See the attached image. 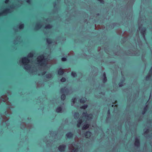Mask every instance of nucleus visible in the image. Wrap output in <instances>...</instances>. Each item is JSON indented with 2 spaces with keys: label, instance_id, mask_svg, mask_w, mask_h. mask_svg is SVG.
<instances>
[{
  "label": "nucleus",
  "instance_id": "obj_49",
  "mask_svg": "<svg viewBox=\"0 0 152 152\" xmlns=\"http://www.w3.org/2000/svg\"><path fill=\"white\" fill-rule=\"evenodd\" d=\"M69 55V54L68 53V54H67V55Z\"/></svg>",
  "mask_w": 152,
  "mask_h": 152
},
{
  "label": "nucleus",
  "instance_id": "obj_41",
  "mask_svg": "<svg viewBox=\"0 0 152 152\" xmlns=\"http://www.w3.org/2000/svg\"><path fill=\"white\" fill-rule=\"evenodd\" d=\"M9 1V0H6L5 1V3H7Z\"/></svg>",
  "mask_w": 152,
  "mask_h": 152
},
{
  "label": "nucleus",
  "instance_id": "obj_25",
  "mask_svg": "<svg viewBox=\"0 0 152 152\" xmlns=\"http://www.w3.org/2000/svg\"><path fill=\"white\" fill-rule=\"evenodd\" d=\"M151 75H152L151 74H150V73H149L148 75L146 76V80H149L151 77Z\"/></svg>",
  "mask_w": 152,
  "mask_h": 152
},
{
  "label": "nucleus",
  "instance_id": "obj_7",
  "mask_svg": "<svg viewBox=\"0 0 152 152\" xmlns=\"http://www.w3.org/2000/svg\"><path fill=\"white\" fill-rule=\"evenodd\" d=\"M91 132L89 131H86L83 134V135L86 138H89L91 137Z\"/></svg>",
  "mask_w": 152,
  "mask_h": 152
},
{
  "label": "nucleus",
  "instance_id": "obj_30",
  "mask_svg": "<svg viewBox=\"0 0 152 152\" xmlns=\"http://www.w3.org/2000/svg\"><path fill=\"white\" fill-rule=\"evenodd\" d=\"M66 79L64 77H63L61 80V82H64L66 81Z\"/></svg>",
  "mask_w": 152,
  "mask_h": 152
},
{
  "label": "nucleus",
  "instance_id": "obj_6",
  "mask_svg": "<svg viewBox=\"0 0 152 152\" xmlns=\"http://www.w3.org/2000/svg\"><path fill=\"white\" fill-rule=\"evenodd\" d=\"M12 11V9H6L4 10L2 12L0 13V16L3 15H6L8 13L11 12Z\"/></svg>",
  "mask_w": 152,
  "mask_h": 152
},
{
  "label": "nucleus",
  "instance_id": "obj_38",
  "mask_svg": "<svg viewBox=\"0 0 152 152\" xmlns=\"http://www.w3.org/2000/svg\"><path fill=\"white\" fill-rule=\"evenodd\" d=\"M7 104L8 105H11V103L9 102H7Z\"/></svg>",
  "mask_w": 152,
  "mask_h": 152
},
{
  "label": "nucleus",
  "instance_id": "obj_15",
  "mask_svg": "<svg viewBox=\"0 0 152 152\" xmlns=\"http://www.w3.org/2000/svg\"><path fill=\"white\" fill-rule=\"evenodd\" d=\"M46 78L47 79H51L53 78L52 74L51 73H48L45 75Z\"/></svg>",
  "mask_w": 152,
  "mask_h": 152
},
{
  "label": "nucleus",
  "instance_id": "obj_29",
  "mask_svg": "<svg viewBox=\"0 0 152 152\" xmlns=\"http://www.w3.org/2000/svg\"><path fill=\"white\" fill-rule=\"evenodd\" d=\"M47 42L48 44H50L51 43V40L49 38H47Z\"/></svg>",
  "mask_w": 152,
  "mask_h": 152
},
{
  "label": "nucleus",
  "instance_id": "obj_33",
  "mask_svg": "<svg viewBox=\"0 0 152 152\" xmlns=\"http://www.w3.org/2000/svg\"><path fill=\"white\" fill-rule=\"evenodd\" d=\"M66 60V58H61V61H64Z\"/></svg>",
  "mask_w": 152,
  "mask_h": 152
},
{
  "label": "nucleus",
  "instance_id": "obj_46",
  "mask_svg": "<svg viewBox=\"0 0 152 152\" xmlns=\"http://www.w3.org/2000/svg\"><path fill=\"white\" fill-rule=\"evenodd\" d=\"M45 34H47V33L46 32H45Z\"/></svg>",
  "mask_w": 152,
  "mask_h": 152
},
{
  "label": "nucleus",
  "instance_id": "obj_24",
  "mask_svg": "<svg viewBox=\"0 0 152 152\" xmlns=\"http://www.w3.org/2000/svg\"><path fill=\"white\" fill-rule=\"evenodd\" d=\"M88 105L87 104H84L83 105L80 107L81 109H85L87 108Z\"/></svg>",
  "mask_w": 152,
  "mask_h": 152
},
{
  "label": "nucleus",
  "instance_id": "obj_27",
  "mask_svg": "<svg viewBox=\"0 0 152 152\" xmlns=\"http://www.w3.org/2000/svg\"><path fill=\"white\" fill-rule=\"evenodd\" d=\"M107 77H104L102 79L103 82L104 83H105L107 82Z\"/></svg>",
  "mask_w": 152,
  "mask_h": 152
},
{
  "label": "nucleus",
  "instance_id": "obj_31",
  "mask_svg": "<svg viewBox=\"0 0 152 152\" xmlns=\"http://www.w3.org/2000/svg\"><path fill=\"white\" fill-rule=\"evenodd\" d=\"M149 129H147L146 131H145L144 132V134H147L149 132Z\"/></svg>",
  "mask_w": 152,
  "mask_h": 152
},
{
  "label": "nucleus",
  "instance_id": "obj_14",
  "mask_svg": "<svg viewBox=\"0 0 152 152\" xmlns=\"http://www.w3.org/2000/svg\"><path fill=\"white\" fill-rule=\"evenodd\" d=\"M42 26V25L39 23H37L35 25V29L37 30L40 29Z\"/></svg>",
  "mask_w": 152,
  "mask_h": 152
},
{
  "label": "nucleus",
  "instance_id": "obj_11",
  "mask_svg": "<svg viewBox=\"0 0 152 152\" xmlns=\"http://www.w3.org/2000/svg\"><path fill=\"white\" fill-rule=\"evenodd\" d=\"M56 111L58 113H62L64 111V110L62 107L59 106L56 108Z\"/></svg>",
  "mask_w": 152,
  "mask_h": 152
},
{
  "label": "nucleus",
  "instance_id": "obj_23",
  "mask_svg": "<svg viewBox=\"0 0 152 152\" xmlns=\"http://www.w3.org/2000/svg\"><path fill=\"white\" fill-rule=\"evenodd\" d=\"M52 27V25L50 24H48L46 26L45 29L47 30V29L50 28Z\"/></svg>",
  "mask_w": 152,
  "mask_h": 152
},
{
  "label": "nucleus",
  "instance_id": "obj_48",
  "mask_svg": "<svg viewBox=\"0 0 152 152\" xmlns=\"http://www.w3.org/2000/svg\"><path fill=\"white\" fill-rule=\"evenodd\" d=\"M140 27H139V28L140 29Z\"/></svg>",
  "mask_w": 152,
  "mask_h": 152
},
{
  "label": "nucleus",
  "instance_id": "obj_50",
  "mask_svg": "<svg viewBox=\"0 0 152 152\" xmlns=\"http://www.w3.org/2000/svg\"><path fill=\"white\" fill-rule=\"evenodd\" d=\"M67 74L68 73V72L67 71Z\"/></svg>",
  "mask_w": 152,
  "mask_h": 152
},
{
  "label": "nucleus",
  "instance_id": "obj_21",
  "mask_svg": "<svg viewBox=\"0 0 152 152\" xmlns=\"http://www.w3.org/2000/svg\"><path fill=\"white\" fill-rule=\"evenodd\" d=\"M73 134L71 132L67 133V138L70 137L72 138L73 136Z\"/></svg>",
  "mask_w": 152,
  "mask_h": 152
},
{
  "label": "nucleus",
  "instance_id": "obj_43",
  "mask_svg": "<svg viewBox=\"0 0 152 152\" xmlns=\"http://www.w3.org/2000/svg\"><path fill=\"white\" fill-rule=\"evenodd\" d=\"M50 134L51 135H53V133H52V132H50Z\"/></svg>",
  "mask_w": 152,
  "mask_h": 152
},
{
  "label": "nucleus",
  "instance_id": "obj_18",
  "mask_svg": "<svg viewBox=\"0 0 152 152\" xmlns=\"http://www.w3.org/2000/svg\"><path fill=\"white\" fill-rule=\"evenodd\" d=\"M64 73V70L61 68H60L58 71V74L60 75H62Z\"/></svg>",
  "mask_w": 152,
  "mask_h": 152
},
{
  "label": "nucleus",
  "instance_id": "obj_2",
  "mask_svg": "<svg viewBox=\"0 0 152 152\" xmlns=\"http://www.w3.org/2000/svg\"><path fill=\"white\" fill-rule=\"evenodd\" d=\"M37 64L39 66V71L42 72L38 74L39 75H43L46 73L47 68H49L51 65L52 64V62L49 59L44 58L43 55L39 56L37 58Z\"/></svg>",
  "mask_w": 152,
  "mask_h": 152
},
{
  "label": "nucleus",
  "instance_id": "obj_9",
  "mask_svg": "<svg viewBox=\"0 0 152 152\" xmlns=\"http://www.w3.org/2000/svg\"><path fill=\"white\" fill-rule=\"evenodd\" d=\"M134 145L137 147H139L140 146V142L139 139L137 138H136L134 143Z\"/></svg>",
  "mask_w": 152,
  "mask_h": 152
},
{
  "label": "nucleus",
  "instance_id": "obj_26",
  "mask_svg": "<svg viewBox=\"0 0 152 152\" xmlns=\"http://www.w3.org/2000/svg\"><path fill=\"white\" fill-rule=\"evenodd\" d=\"M80 101L81 103H84L86 102V100L83 98L80 99Z\"/></svg>",
  "mask_w": 152,
  "mask_h": 152
},
{
  "label": "nucleus",
  "instance_id": "obj_32",
  "mask_svg": "<svg viewBox=\"0 0 152 152\" xmlns=\"http://www.w3.org/2000/svg\"><path fill=\"white\" fill-rule=\"evenodd\" d=\"M98 1H99L100 3L102 4H104V1L103 0H98Z\"/></svg>",
  "mask_w": 152,
  "mask_h": 152
},
{
  "label": "nucleus",
  "instance_id": "obj_36",
  "mask_svg": "<svg viewBox=\"0 0 152 152\" xmlns=\"http://www.w3.org/2000/svg\"><path fill=\"white\" fill-rule=\"evenodd\" d=\"M103 77H106V74H105V72H104L103 73Z\"/></svg>",
  "mask_w": 152,
  "mask_h": 152
},
{
  "label": "nucleus",
  "instance_id": "obj_20",
  "mask_svg": "<svg viewBox=\"0 0 152 152\" xmlns=\"http://www.w3.org/2000/svg\"><path fill=\"white\" fill-rule=\"evenodd\" d=\"M72 76L74 78H75L77 77V75L76 72L74 71H72L71 73Z\"/></svg>",
  "mask_w": 152,
  "mask_h": 152
},
{
  "label": "nucleus",
  "instance_id": "obj_51",
  "mask_svg": "<svg viewBox=\"0 0 152 152\" xmlns=\"http://www.w3.org/2000/svg\"><path fill=\"white\" fill-rule=\"evenodd\" d=\"M67 91L68 90V89H67Z\"/></svg>",
  "mask_w": 152,
  "mask_h": 152
},
{
  "label": "nucleus",
  "instance_id": "obj_37",
  "mask_svg": "<svg viewBox=\"0 0 152 152\" xmlns=\"http://www.w3.org/2000/svg\"><path fill=\"white\" fill-rule=\"evenodd\" d=\"M145 112H145V110L144 111L143 110L142 111V114H144L145 113Z\"/></svg>",
  "mask_w": 152,
  "mask_h": 152
},
{
  "label": "nucleus",
  "instance_id": "obj_3",
  "mask_svg": "<svg viewBox=\"0 0 152 152\" xmlns=\"http://www.w3.org/2000/svg\"><path fill=\"white\" fill-rule=\"evenodd\" d=\"M8 107L9 109H10L12 107L10 106ZM11 114V113L10 110V109H8L5 112V115H2L1 114H0V119H1L3 120H5L6 119H7V120H6V121H3L2 123L3 125H4V124H6V126H8L9 123L8 121V118L9 115Z\"/></svg>",
  "mask_w": 152,
  "mask_h": 152
},
{
  "label": "nucleus",
  "instance_id": "obj_16",
  "mask_svg": "<svg viewBox=\"0 0 152 152\" xmlns=\"http://www.w3.org/2000/svg\"><path fill=\"white\" fill-rule=\"evenodd\" d=\"M74 118L75 119H78L79 117V113L77 112L74 113Z\"/></svg>",
  "mask_w": 152,
  "mask_h": 152
},
{
  "label": "nucleus",
  "instance_id": "obj_45",
  "mask_svg": "<svg viewBox=\"0 0 152 152\" xmlns=\"http://www.w3.org/2000/svg\"><path fill=\"white\" fill-rule=\"evenodd\" d=\"M99 15V13H97V15Z\"/></svg>",
  "mask_w": 152,
  "mask_h": 152
},
{
  "label": "nucleus",
  "instance_id": "obj_34",
  "mask_svg": "<svg viewBox=\"0 0 152 152\" xmlns=\"http://www.w3.org/2000/svg\"><path fill=\"white\" fill-rule=\"evenodd\" d=\"M147 105H146L144 108L143 110H145V112L147 111Z\"/></svg>",
  "mask_w": 152,
  "mask_h": 152
},
{
  "label": "nucleus",
  "instance_id": "obj_42",
  "mask_svg": "<svg viewBox=\"0 0 152 152\" xmlns=\"http://www.w3.org/2000/svg\"><path fill=\"white\" fill-rule=\"evenodd\" d=\"M107 113H108V114H110V110H108V112H107Z\"/></svg>",
  "mask_w": 152,
  "mask_h": 152
},
{
  "label": "nucleus",
  "instance_id": "obj_28",
  "mask_svg": "<svg viewBox=\"0 0 152 152\" xmlns=\"http://www.w3.org/2000/svg\"><path fill=\"white\" fill-rule=\"evenodd\" d=\"M77 101V99L76 98H73L72 99V102L73 103H75Z\"/></svg>",
  "mask_w": 152,
  "mask_h": 152
},
{
  "label": "nucleus",
  "instance_id": "obj_4",
  "mask_svg": "<svg viewBox=\"0 0 152 152\" xmlns=\"http://www.w3.org/2000/svg\"><path fill=\"white\" fill-rule=\"evenodd\" d=\"M61 92L62 94L61 96V99L62 100H64L66 98L65 94L66 92V88L64 87V88H62Z\"/></svg>",
  "mask_w": 152,
  "mask_h": 152
},
{
  "label": "nucleus",
  "instance_id": "obj_47",
  "mask_svg": "<svg viewBox=\"0 0 152 152\" xmlns=\"http://www.w3.org/2000/svg\"><path fill=\"white\" fill-rule=\"evenodd\" d=\"M15 43H16L17 44H18V42H15Z\"/></svg>",
  "mask_w": 152,
  "mask_h": 152
},
{
  "label": "nucleus",
  "instance_id": "obj_17",
  "mask_svg": "<svg viewBox=\"0 0 152 152\" xmlns=\"http://www.w3.org/2000/svg\"><path fill=\"white\" fill-rule=\"evenodd\" d=\"M89 124H85L83 125L82 129L83 130L86 129L89 127Z\"/></svg>",
  "mask_w": 152,
  "mask_h": 152
},
{
  "label": "nucleus",
  "instance_id": "obj_22",
  "mask_svg": "<svg viewBox=\"0 0 152 152\" xmlns=\"http://www.w3.org/2000/svg\"><path fill=\"white\" fill-rule=\"evenodd\" d=\"M124 82V80H122L121 81V82H119L118 83V85L119 86V87H122L123 86V83Z\"/></svg>",
  "mask_w": 152,
  "mask_h": 152
},
{
  "label": "nucleus",
  "instance_id": "obj_39",
  "mask_svg": "<svg viewBox=\"0 0 152 152\" xmlns=\"http://www.w3.org/2000/svg\"><path fill=\"white\" fill-rule=\"evenodd\" d=\"M30 1H31V0H27L26 1V2L28 4H30Z\"/></svg>",
  "mask_w": 152,
  "mask_h": 152
},
{
  "label": "nucleus",
  "instance_id": "obj_8",
  "mask_svg": "<svg viewBox=\"0 0 152 152\" xmlns=\"http://www.w3.org/2000/svg\"><path fill=\"white\" fill-rule=\"evenodd\" d=\"M84 121V119H83L81 118H79L77 121V127H80Z\"/></svg>",
  "mask_w": 152,
  "mask_h": 152
},
{
  "label": "nucleus",
  "instance_id": "obj_19",
  "mask_svg": "<svg viewBox=\"0 0 152 152\" xmlns=\"http://www.w3.org/2000/svg\"><path fill=\"white\" fill-rule=\"evenodd\" d=\"M83 115H85V117H87V118H91V117H89V116L90 115H91V116H92V115L91 114H90L89 115H88L87 113V112L86 111V112H83Z\"/></svg>",
  "mask_w": 152,
  "mask_h": 152
},
{
  "label": "nucleus",
  "instance_id": "obj_40",
  "mask_svg": "<svg viewBox=\"0 0 152 152\" xmlns=\"http://www.w3.org/2000/svg\"><path fill=\"white\" fill-rule=\"evenodd\" d=\"M127 39V37H123L122 39L124 40H126V39Z\"/></svg>",
  "mask_w": 152,
  "mask_h": 152
},
{
  "label": "nucleus",
  "instance_id": "obj_12",
  "mask_svg": "<svg viewBox=\"0 0 152 152\" xmlns=\"http://www.w3.org/2000/svg\"><path fill=\"white\" fill-rule=\"evenodd\" d=\"M24 26V25L23 24H21L20 25L18 28L17 27V28H16L14 27V30L15 31H18L19 29H21L23 28Z\"/></svg>",
  "mask_w": 152,
  "mask_h": 152
},
{
  "label": "nucleus",
  "instance_id": "obj_13",
  "mask_svg": "<svg viewBox=\"0 0 152 152\" xmlns=\"http://www.w3.org/2000/svg\"><path fill=\"white\" fill-rule=\"evenodd\" d=\"M66 146L64 145H60L58 148L59 151H63L65 148Z\"/></svg>",
  "mask_w": 152,
  "mask_h": 152
},
{
  "label": "nucleus",
  "instance_id": "obj_1",
  "mask_svg": "<svg viewBox=\"0 0 152 152\" xmlns=\"http://www.w3.org/2000/svg\"><path fill=\"white\" fill-rule=\"evenodd\" d=\"M33 56V54L32 53H30L27 56V57L23 58L21 60H20L18 63L20 65H23L24 68L26 71L32 75L36 74H37V71H35V68L33 67L31 64H33V63L30 61L28 58H32Z\"/></svg>",
  "mask_w": 152,
  "mask_h": 152
},
{
  "label": "nucleus",
  "instance_id": "obj_35",
  "mask_svg": "<svg viewBox=\"0 0 152 152\" xmlns=\"http://www.w3.org/2000/svg\"><path fill=\"white\" fill-rule=\"evenodd\" d=\"M150 74H151L152 75V67L150 69L149 72V73Z\"/></svg>",
  "mask_w": 152,
  "mask_h": 152
},
{
  "label": "nucleus",
  "instance_id": "obj_10",
  "mask_svg": "<svg viewBox=\"0 0 152 152\" xmlns=\"http://www.w3.org/2000/svg\"><path fill=\"white\" fill-rule=\"evenodd\" d=\"M146 28L145 27H143L141 30L140 33L143 37H145V35L146 32Z\"/></svg>",
  "mask_w": 152,
  "mask_h": 152
},
{
  "label": "nucleus",
  "instance_id": "obj_5",
  "mask_svg": "<svg viewBox=\"0 0 152 152\" xmlns=\"http://www.w3.org/2000/svg\"><path fill=\"white\" fill-rule=\"evenodd\" d=\"M72 145L75 147L73 148L72 150V152H77L79 151V148L78 145V143H76V142H72Z\"/></svg>",
  "mask_w": 152,
  "mask_h": 152
},
{
  "label": "nucleus",
  "instance_id": "obj_44",
  "mask_svg": "<svg viewBox=\"0 0 152 152\" xmlns=\"http://www.w3.org/2000/svg\"><path fill=\"white\" fill-rule=\"evenodd\" d=\"M46 144H48V142H46Z\"/></svg>",
  "mask_w": 152,
  "mask_h": 152
}]
</instances>
